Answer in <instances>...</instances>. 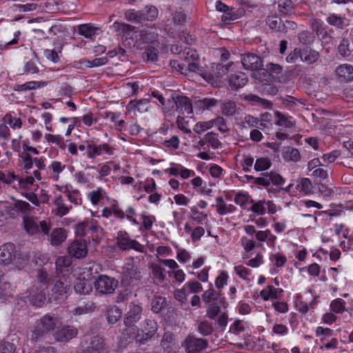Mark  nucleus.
Returning a JSON list of instances; mask_svg holds the SVG:
<instances>
[{
	"instance_id": "2eb2a0df",
	"label": "nucleus",
	"mask_w": 353,
	"mask_h": 353,
	"mask_svg": "<svg viewBox=\"0 0 353 353\" xmlns=\"http://www.w3.org/2000/svg\"><path fill=\"white\" fill-rule=\"evenodd\" d=\"M68 254L77 259L85 257L88 254V247L85 240H75L68 248Z\"/></svg>"
},
{
	"instance_id": "bf43d9fd",
	"label": "nucleus",
	"mask_w": 353,
	"mask_h": 353,
	"mask_svg": "<svg viewBox=\"0 0 353 353\" xmlns=\"http://www.w3.org/2000/svg\"><path fill=\"white\" fill-rule=\"evenodd\" d=\"M271 165L272 162L268 157H260L255 161L254 169L257 172H262L268 170Z\"/></svg>"
},
{
	"instance_id": "e2e57ef3",
	"label": "nucleus",
	"mask_w": 353,
	"mask_h": 353,
	"mask_svg": "<svg viewBox=\"0 0 353 353\" xmlns=\"http://www.w3.org/2000/svg\"><path fill=\"white\" fill-rule=\"evenodd\" d=\"M183 288L187 290L188 294L193 293H199L203 291L202 285L197 281L190 280L185 283Z\"/></svg>"
},
{
	"instance_id": "72a5a7b5",
	"label": "nucleus",
	"mask_w": 353,
	"mask_h": 353,
	"mask_svg": "<svg viewBox=\"0 0 353 353\" xmlns=\"http://www.w3.org/2000/svg\"><path fill=\"white\" fill-rule=\"evenodd\" d=\"M192 177L193 179H191L190 182H183L181 183V191L188 192V191L187 190L191 188L196 192H200L202 190L203 184L202 178L196 175Z\"/></svg>"
},
{
	"instance_id": "f3484780",
	"label": "nucleus",
	"mask_w": 353,
	"mask_h": 353,
	"mask_svg": "<svg viewBox=\"0 0 353 353\" xmlns=\"http://www.w3.org/2000/svg\"><path fill=\"white\" fill-rule=\"evenodd\" d=\"M78 334L76 327L70 325H63L56 331L54 338L59 342H68L74 338Z\"/></svg>"
},
{
	"instance_id": "e433bc0d",
	"label": "nucleus",
	"mask_w": 353,
	"mask_h": 353,
	"mask_svg": "<svg viewBox=\"0 0 353 353\" xmlns=\"http://www.w3.org/2000/svg\"><path fill=\"white\" fill-rule=\"evenodd\" d=\"M50 237L51 244L54 246H57L65 241L67 233L63 228H58L52 230Z\"/></svg>"
},
{
	"instance_id": "4c0bfd02",
	"label": "nucleus",
	"mask_w": 353,
	"mask_h": 353,
	"mask_svg": "<svg viewBox=\"0 0 353 353\" xmlns=\"http://www.w3.org/2000/svg\"><path fill=\"white\" fill-rule=\"evenodd\" d=\"M234 201V203L236 205H240L243 210L248 211H249V205L251 204V202H253V199L248 194V193L242 192H239L236 193Z\"/></svg>"
},
{
	"instance_id": "aec40b11",
	"label": "nucleus",
	"mask_w": 353,
	"mask_h": 353,
	"mask_svg": "<svg viewBox=\"0 0 353 353\" xmlns=\"http://www.w3.org/2000/svg\"><path fill=\"white\" fill-rule=\"evenodd\" d=\"M83 353H104V342L100 336H94L90 339Z\"/></svg>"
},
{
	"instance_id": "774afa93",
	"label": "nucleus",
	"mask_w": 353,
	"mask_h": 353,
	"mask_svg": "<svg viewBox=\"0 0 353 353\" xmlns=\"http://www.w3.org/2000/svg\"><path fill=\"white\" fill-rule=\"evenodd\" d=\"M198 331L203 336H209L213 332L212 324L208 321H201L198 325Z\"/></svg>"
},
{
	"instance_id": "338daca9",
	"label": "nucleus",
	"mask_w": 353,
	"mask_h": 353,
	"mask_svg": "<svg viewBox=\"0 0 353 353\" xmlns=\"http://www.w3.org/2000/svg\"><path fill=\"white\" fill-rule=\"evenodd\" d=\"M166 305V300L161 296L154 297L151 303V310L154 313H159Z\"/></svg>"
},
{
	"instance_id": "603ef678",
	"label": "nucleus",
	"mask_w": 353,
	"mask_h": 353,
	"mask_svg": "<svg viewBox=\"0 0 353 353\" xmlns=\"http://www.w3.org/2000/svg\"><path fill=\"white\" fill-rule=\"evenodd\" d=\"M22 72L23 74L30 75L39 74V68L37 66V61L32 58L30 60L24 61Z\"/></svg>"
},
{
	"instance_id": "6e6d98bb",
	"label": "nucleus",
	"mask_w": 353,
	"mask_h": 353,
	"mask_svg": "<svg viewBox=\"0 0 353 353\" xmlns=\"http://www.w3.org/2000/svg\"><path fill=\"white\" fill-rule=\"evenodd\" d=\"M45 139L48 143H52L57 145L61 150L66 148V144L64 139L59 134H46Z\"/></svg>"
},
{
	"instance_id": "1a4fd4ad",
	"label": "nucleus",
	"mask_w": 353,
	"mask_h": 353,
	"mask_svg": "<svg viewBox=\"0 0 353 353\" xmlns=\"http://www.w3.org/2000/svg\"><path fill=\"white\" fill-rule=\"evenodd\" d=\"M164 172L169 176L179 177L182 180L194 176L196 174L194 170L188 169L181 163L174 162L170 163V167L165 169Z\"/></svg>"
},
{
	"instance_id": "c03bdc74",
	"label": "nucleus",
	"mask_w": 353,
	"mask_h": 353,
	"mask_svg": "<svg viewBox=\"0 0 353 353\" xmlns=\"http://www.w3.org/2000/svg\"><path fill=\"white\" fill-rule=\"evenodd\" d=\"M66 165L61 161H52L48 165L49 170L52 171L51 178L53 181L59 179V174L65 170Z\"/></svg>"
},
{
	"instance_id": "bb28decb",
	"label": "nucleus",
	"mask_w": 353,
	"mask_h": 353,
	"mask_svg": "<svg viewBox=\"0 0 353 353\" xmlns=\"http://www.w3.org/2000/svg\"><path fill=\"white\" fill-rule=\"evenodd\" d=\"M276 117L275 124L284 128H291L295 125V121L292 116L285 114L279 111L274 112Z\"/></svg>"
},
{
	"instance_id": "8fccbe9b",
	"label": "nucleus",
	"mask_w": 353,
	"mask_h": 353,
	"mask_svg": "<svg viewBox=\"0 0 353 353\" xmlns=\"http://www.w3.org/2000/svg\"><path fill=\"white\" fill-rule=\"evenodd\" d=\"M68 200L74 205H81L83 202L81 192L79 190H68L64 191Z\"/></svg>"
},
{
	"instance_id": "39448f33",
	"label": "nucleus",
	"mask_w": 353,
	"mask_h": 353,
	"mask_svg": "<svg viewBox=\"0 0 353 353\" xmlns=\"http://www.w3.org/2000/svg\"><path fill=\"white\" fill-rule=\"evenodd\" d=\"M115 148L110 144L101 141H86V157L88 159H94L98 157H103L104 159L114 154Z\"/></svg>"
},
{
	"instance_id": "6ab92c4d",
	"label": "nucleus",
	"mask_w": 353,
	"mask_h": 353,
	"mask_svg": "<svg viewBox=\"0 0 353 353\" xmlns=\"http://www.w3.org/2000/svg\"><path fill=\"white\" fill-rule=\"evenodd\" d=\"M47 84L48 83L43 81H30L22 84L15 83L12 86V90L17 92H24L44 88Z\"/></svg>"
},
{
	"instance_id": "79ce46f5",
	"label": "nucleus",
	"mask_w": 353,
	"mask_h": 353,
	"mask_svg": "<svg viewBox=\"0 0 353 353\" xmlns=\"http://www.w3.org/2000/svg\"><path fill=\"white\" fill-rule=\"evenodd\" d=\"M12 288L5 275L0 276V299L12 296Z\"/></svg>"
},
{
	"instance_id": "f03ea898",
	"label": "nucleus",
	"mask_w": 353,
	"mask_h": 353,
	"mask_svg": "<svg viewBox=\"0 0 353 353\" xmlns=\"http://www.w3.org/2000/svg\"><path fill=\"white\" fill-rule=\"evenodd\" d=\"M38 281L42 288L48 289V287L53 284L51 289L52 293L47 292L50 300H54L56 303H62L68 296V292L70 289V285L65 284L61 280H58L54 283V278L50 274L45 268H42L38 272Z\"/></svg>"
},
{
	"instance_id": "58836bf2",
	"label": "nucleus",
	"mask_w": 353,
	"mask_h": 353,
	"mask_svg": "<svg viewBox=\"0 0 353 353\" xmlns=\"http://www.w3.org/2000/svg\"><path fill=\"white\" fill-rule=\"evenodd\" d=\"M213 126L216 127L218 130L221 132H225L228 131V128L224 118L220 116L203 125V130H205Z\"/></svg>"
},
{
	"instance_id": "c9c22d12",
	"label": "nucleus",
	"mask_w": 353,
	"mask_h": 353,
	"mask_svg": "<svg viewBox=\"0 0 353 353\" xmlns=\"http://www.w3.org/2000/svg\"><path fill=\"white\" fill-rule=\"evenodd\" d=\"M74 290L77 294L86 295L92 291V286L88 280L78 279L74 285Z\"/></svg>"
},
{
	"instance_id": "f704fd0d",
	"label": "nucleus",
	"mask_w": 353,
	"mask_h": 353,
	"mask_svg": "<svg viewBox=\"0 0 353 353\" xmlns=\"http://www.w3.org/2000/svg\"><path fill=\"white\" fill-rule=\"evenodd\" d=\"M141 12L143 14V24L147 21H154L159 15L158 9L152 5L145 6L143 8L141 9Z\"/></svg>"
},
{
	"instance_id": "9b49d317",
	"label": "nucleus",
	"mask_w": 353,
	"mask_h": 353,
	"mask_svg": "<svg viewBox=\"0 0 353 353\" xmlns=\"http://www.w3.org/2000/svg\"><path fill=\"white\" fill-rule=\"evenodd\" d=\"M141 312L142 307L139 305L134 303H130L129 306V311L124 319V324L128 327L124 330L123 333V334L125 333L128 334V332L131 330V327L134 326V324L140 319ZM132 329L134 330V327H132Z\"/></svg>"
},
{
	"instance_id": "680f3d73",
	"label": "nucleus",
	"mask_w": 353,
	"mask_h": 353,
	"mask_svg": "<svg viewBox=\"0 0 353 353\" xmlns=\"http://www.w3.org/2000/svg\"><path fill=\"white\" fill-rule=\"evenodd\" d=\"M235 273L243 280L250 282V276L252 275V270L243 265H235L234 268Z\"/></svg>"
},
{
	"instance_id": "49530a36",
	"label": "nucleus",
	"mask_w": 353,
	"mask_h": 353,
	"mask_svg": "<svg viewBox=\"0 0 353 353\" xmlns=\"http://www.w3.org/2000/svg\"><path fill=\"white\" fill-rule=\"evenodd\" d=\"M295 188L296 192L307 195L312 192V185L309 179L303 178L297 181Z\"/></svg>"
},
{
	"instance_id": "f8f14e48",
	"label": "nucleus",
	"mask_w": 353,
	"mask_h": 353,
	"mask_svg": "<svg viewBox=\"0 0 353 353\" xmlns=\"http://www.w3.org/2000/svg\"><path fill=\"white\" fill-rule=\"evenodd\" d=\"M181 57H183L184 60L188 63V71L195 72L199 70V56L196 50L192 49L191 48L188 46L184 47Z\"/></svg>"
},
{
	"instance_id": "f257e3e1",
	"label": "nucleus",
	"mask_w": 353,
	"mask_h": 353,
	"mask_svg": "<svg viewBox=\"0 0 353 353\" xmlns=\"http://www.w3.org/2000/svg\"><path fill=\"white\" fill-rule=\"evenodd\" d=\"M118 34L131 39L137 49H143L144 46L157 44L159 41V28L154 25L142 29L123 23H115Z\"/></svg>"
},
{
	"instance_id": "7c9ffc66",
	"label": "nucleus",
	"mask_w": 353,
	"mask_h": 353,
	"mask_svg": "<svg viewBox=\"0 0 353 353\" xmlns=\"http://www.w3.org/2000/svg\"><path fill=\"white\" fill-rule=\"evenodd\" d=\"M266 23L272 30H274L279 32H287L285 24L283 22L281 19L277 16H269L266 20Z\"/></svg>"
},
{
	"instance_id": "dca6fc26",
	"label": "nucleus",
	"mask_w": 353,
	"mask_h": 353,
	"mask_svg": "<svg viewBox=\"0 0 353 353\" xmlns=\"http://www.w3.org/2000/svg\"><path fill=\"white\" fill-rule=\"evenodd\" d=\"M101 216L105 219L114 216L117 219L122 221L125 219V212L119 207L118 201H114L109 206L103 208Z\"/></svg>"
},
{
	"instance_id": "3c124183",
	"label": "nucleus",
	"mask_w": 353,
	"mask_h": 353,
	"mask_svg": "<svg viewBox=\"0 0 353 353\" xmlns=\"http://www.w3.org/2000/svg\"><path fill=\"white\" fill-rule=\"evenodd\" d=\"M220 101L214 98H203V99L196 101V106L204 110H212L214 107L218 105Z\"/></svg>"
},
{
	"instance_id": "a211bd4d",
	"label": "nucleus",
	"mask_w": 353,
	"mask_h": 353,
	"mask_svg": "<svg viewBox=\"0 0 353 353\" xmlns=\"http://www.w3.org/2000/svg\"><path fill=\"white\" fill-rule=\"evenodd\" d=\"M283 290L279 288H275L272 285H268L260 292V296L264 301L272 300H279L281 299Z\"/></svg>"
},
{
	"instance_id": "473e14b6",
	"label": "nucleus",
	"mask_w": 353,
	"mask_h": 353,
	"mask_svg": "<svg viewBox=\"0 0 353 353\" xmlns=\"http://www.w3.org/2000/svg\"><path fill=\"white\" fill-rule=\"evenodd\" d=\"M47 292L44 289L39 292H33L28 296V301L30 305L37 307H40L46 301Z\"/></svg>"
},
{
	"instance_id": "412c9836",
	"label": "nucleus",
	"mask_w": 353,
	"mask_h": 353,
	"mask_svg": "<svg viewBox=\"0 0 353 353\" xmlns=\"http://www.w3.org/2000/svg\"><path fill=\"white\" fill-rule=\"evenodd\" d=\"M248 81L247 74L242 72L231 74L228 79V83L232 90H237L243 87Z\"/></svg>"
},
{
	"instance_id": "cd10ccee",
	"label": "nucleus",
	"mask_w": 353,
	"mask_h": 353,
	"mask_svg": "<svg viewBox=\"0 0 353 353\" xmlns=\"http://www.w3.org/2000/svg\"><path fill=\"white\" fill-rule=\"evenodd\" d=\"M23 229L29 235L37 234L39 232V228L36 219L33 216L24 215L23 217Z\"/></svg>"
},
{
	"instance_id": "c756f323",
	"label": "nucleus",
	"mask_w": 353,
	"mask_h": 353,
	"mask_svg": "<svg viewBox=\"0 0 353 353\" xmlns=\"http://www.w3.org/2000/svg\"><path fill=\"white\" fill-rule=\"evenodd\" d=\"M159 42L157 43V44L144 46L143 49H145V52L143 54V58L146 59L148 61H157L159 58Z\"/></svg>"
},
{
	"instance_id": "ddd939ff",
	"label": "nucleus",
	"mask_w": 353,
	"mask_h": 353,
	"mask_svg": "<svg viewBox=\"0 0 353 353\" xmlns=\"http://www.w3.org/2000/svg\"><path fill=\"white\" fill-rule=\"evenodd\" d=\"M241 63L245 70L257 71L258 72L263 66L261 57L256 54L250 52L242 55Z\"/></svg>"
},
{
	"instance_id": "09e8293b",
	"label": "nucleus",
	"mask_w": 353,
	"mask_h": 353,
	"mask_svg": "<svg viewBox=\"0 0 353 353\" xmlns=\"http://www.w3.org/2000/svg\"><path fill=\"white\" fill-rule=\"evenodd\" d=\"M3 121L13 130L22 128L23 123L21 119L14 117L11 112L6 113L3 118Z\"/></svg>"
},
{
	"instance_id": "864d4df0",
	"label": "nucleus",
	"mask_w": 353,
	"mask_h": 353,
	"mask_svg": "<svg viewBox=\"0 0 353 353\" xmlns=\"http://www.w3.org/2000/svg\"><path fill=\"white\" fill-rule=\"evenodd\" d=\"M108 61L107 57H103L100 58H95L93 60H88L83 59L80 61V63L83 65L85 68H91L95 67H99L105 65Z\"/></svg>"
},
{
	"instance_id": "13d9d810",
	"label": "nucleus",
	"mask_w": 353,
	"mask_h": 353,
	"mask_svg": "<svg viewBox=\"0 0 353 353\" xmlns=\"http://www.w3.org/2000/svg\"><path fill=\"white\" fill-rule=\"evenodd\" d=\"M121 310L114 306L108 310L106 319L110 324H114L121 319Z\"/></svg>"
},
{
	"instance_id": "de8ad7c7",
	"label": "nucleus",
	"mask_w": 353,
	"mask_h": 353,
	"mask_svg": "<svg viewBox=\"0 0 353 353\" xmlns=\"http://www.w3.org/2000/svg\"><path fill=\"white\" fill-rule=\"evenodd\" d=\"M54 203L57 209L56 214L60 217L68 214L72 208L71 205L69 206L65 203L61 195H59L55 199Z\"/></svg>"
},
{
	"instance_id": "6e6552de",
	"label": "nucleus",
	"mask_w": 353,
	"mask_h": 353,
	"mask_svg": "<svg viewBox=\"0 0 353 353\" xmlns=\"http://www.w3.org/2000/svg\"><path fill=\"white\" fill-rule=\"evenodd\" d=\"M182 346L188 353H200L207 347L208 341L190 334L182 343Z\"/></svg>"
},
{
	"instance_id": "2f4dec72",
	"label": "nucleus",
	"mask_w": 353,
	"mask_h": 353,
	"mask_svg": "<svg viewBox=\"0 0 353 353\" xmlns=\"http://www.w3.org/2000/svg\"><path fill=\"white\" fill-rule=\"evenodd\" d=\"M106 196L107 192L101 187H98L87 194V199L93 205H97Z\"/></svg>"
},
{
	"instance_id": "423d86ee",
	"label": "nucleus",
	"mask_w": 353,
	"mask_h": 353,
	"mask_svg": "<svg viewBox=\"0 0 353 353\" xmlns=\"http://www.w3.org/2000/svg\"><path fill=\"white\" fill-rule=\"evenodd\" d=\"M116 245L119 250L123 251L134 250L143 252L144 250L142 244L135 239H131L129 234L126 231L123 230L117 232Z\"/></svg>"
},
{
	"instance_id": "393cba45",
	"label": "nucleus",
	"mask_w": 353,
	"mask_h": 353,
	"mask_svg": "<svg viewBox=\"0 0 353 353\" xmlns=\"http://www.w3.org/2000/svg\"><path fill=\"white\" fill-rule=\"evenodd\" d=\"M255 237L259 242H265L270 248H274L277 239V237L269 229L257 231Z\"/></svg>"
},
{
	"instance_id": "69168bd1",
	"label": "nucleus",
	"mask_w": 353,
	"mask_h": 353,
	"mask_svg": "<svg viewBox=\"0 0 353 353\" xmlns=\"http://www.w3.org/2000/svg\"><path fill=\"white\" fill-rule=\"evenodd\" d=\"M155 334V330L148 331L146 332H141L139 330L137 331V334L133 337L135 338L136 341L140 344H145L149 340H150Z\"/></svg>"
},
{
	"instance_id": "0eeeda50",
	"label": "nucleus",
	"mask_w": 353,
	"mask_h": 353,
	"mask_svg": "<svg viewBox=\"0 0 353 353\" xmlns=\"http://www.w3.org/2000/svg\"><path fill=\"white\" fill-rule=\"evenodd\" d=\"M95 290L101 294H112L118 286V281L107 275H99L94 283Z\"/></svg>"
},
{
	"instance_id": "a19ab883",
	"label": "nucleus",
	"mask_w": 353,
	"mask_h": 353,
	"mask_svg": "<svg viewBox=\"0 0 353 353\" xmlns=\"http://www.w3.org/2000/svg\"><path fill=\"white\" fill-rule=\"evenodd\" d=\"M251 206L249 207V211H251L253 216H263L266 213V201L265 200H259L258 201H255L253 200V202H251Z\"/></svg>"
},
{
	"instance_id": "5fc2aeb1",
	"label": "nucleus",
	"mask_w": 353,
	"mask_h": 353,
	"mask_svg": "<svg viewBox=\"0 0 353 353\" xmlns=\"http://www.w3.org/2000/svg\"><path fill=\"white\" fill-rule=\"evenodd\" d=\"M345 305L346 303L343 299L337 298L331 301L330 309L333 313L341 314L346 311Z\"/></svg>"
},
{
	"instance_id": "a878e982",
	"label": "nucleus",
	"mask_w": 353,
	"mask_h": 353,
	"mask_svg": "<svg viewBox=\"0 0 353 353\" xmlns=\"http://www.w3.org/2000/svg\"><path fill=\"white\" fill-rule=\"evenodd\" d=\"M216 210L218 214L225 216L235 212L237 208L232 204H226L222 196L216 198Z\"/></svg>"
},
{
	"instance_id": "b1692460",
	"label": "nucleus",
	"mask_w": 353,
	"mask_h": 353,
	"mask_svg": "<svg viewBox=\"0 0 353 353\" xmlns=\"http://www.w3.org/2000/svg\"><path fill=\"white\" fill-rule=\"evenodd\" d=\"M335 72L340 81L348 82L353 80V66L352 65L341 64L336 68Z\"/></svg>"
},
{
	"instance_id": "4d7b16f0",
	"label": "nucleus",
	"mask_w": 353,
	"mask_h": 353,
	"mask_svg": "<svg viewBox=\"0 0 353 353\" xmlns=\"http://www.w3.org/2000/svg\"><path fill=\"white\" fill-rule=\"evenodd\" d=\"M279 10L285 15H289L294 12V4L292 0H280L279 1Z\"/></svg>"
},
{
	"instance_id": "4468645a",
	"label": "nucleus",
	"mask_w": 353,
	"mask_h": 353,
	"mask_svg": "<svg viewBox=\"0 0 353 353\" xmlns=\"http://www.w3.org/2000/svg\"><path fill=\"white\" fill-rule=\"evenodd\" d=\"M16 247L12 243H6L0 246V263L8 265L15 260Z\"/></svg>"
},
{
	"instance_id": "4be33fe9",
	"label": "nucleus",
	"mask_w": 353,
	"mask_h": 353,
	"mask_svg": "<svg viewBox=\"0 0 353 353\" xmlns=\"http://www.w3.org/2000/svg\"><path fill=\"white\" fill-rule=\"evenodd\" d=\"M283 68L279 64L268 63L265 69H261L257 74L262 75L259 79L261 81H267L270 76H277L282 72Z\"/></svg>"
},
{
	"instance_id": "ea45409f",
	"label": "nucleus",
	"mask_w": 353,
	"mask_h": 353,
	"mask_svg": "<svg viewBox=\"0 0 353 353\" xmlns=\"http://www.w3.org/2000/svg\"><path fill=\"white\" fill-rule=\"evenodd\" d=\"M347 19L345 17L339 16L335 13L330 14L326 18V22L336 28L343 29L347 24Z\"/></svg>"
},
{
	"instance_id": "5701e85b",
	"label": "nucleus",
	"mask_w": 353,
	"mask_h": 353,
	"mask_svg": "<svg viewBox=\"0 0 353 353\" xmlns=\"http://www.w3.org/2000/svg\"><path fill=\"white\" fill-rule=\"evenodd\" d=\"M150 101L148 99L131 100L126 106L128 112H138L139 113L146 112L149 108Z\"/></svg>"
},
{
	"instance_id": "9d476101",
	"label": "nucleus",
	"mask_w": 353,
	"mask_h": 353,
	"mask_svg": "<svg viewBox=\"0 0 353 353\" xmlns=\"http://www.w3.org/2000/svg\"><path fill=\"white\" fill-rule=\"evenodd\" d=\"M185 21L186 15L184 12H176L167 20L165 30L171 37H174V34L180 30L181 26L184 25Z\"/></svg>"
},
{
	"instance_id": "052dcab7",
	"label": "nucleus",
	"mask_w": 353,
	"mask_h": 353,
	"mask_svg": "<svg viewBox=\"0 0 353 353\" xmlns=\"http://www.w3.org/2000/svg\"><path fill=\"white\" fill-rule=\"evenodd\" d=\"M221 109L223 115L226 117H231L236 114V105L235 102L228 101L221 105Z\"/></svg>"
},
{
	"instance_id": "c85d7f7f",
	"label": "nucleus",
	"mask_w": 353,
	"mask_h": 353,
	"mask_svg": "<svg viewBox=\"0 0 353 353\" xmlns=\"http://www.w3.org/2000/svg\"><path fill=\"white\" fill-rule=\"evenodd\" d=\"M94 309V305L92 301L81 299L78 303V305L72 312L74 315L79 316L89 313L93 311Z\"/></svg>"
},
{
	"instance_id": "a18cd8bd",
	"label": "nucleus",
	"mask_w": 353,
	"mask_h": 353,
	"mask_svg": "<svg viewBox=\"0 0 353 353\" xmlns=\"http://www.w3.org/2000/svg\"><path fill=\"white\" fill-rule=\"evenodd\" d=\"M98 28L91 23L81 24L78 26L79 33L85 38L91 39L97 34Z\"/></svg>"
},
{
	"instance_id": "20e7f679",
	"label": "nucleus",
	"mask_w": 353,
	"mask_h": 353,
	"mask_svg": "<svg viewBox=\"0 0 353 353\" xmlns=\"http://www.w3.org/2000/svg\"><path fill=\"white\" fill-rule=\"evenodd\" d=\"M59 319L54 314H46L42 316L35 326L31 336L32 341H37L45 334L54 331Z\"/></svg>"
},
{
	"instance_id": "0e129e2a",
	"label": "nucleus",
	"mask_w": 353,
	"mask_h": 353,
	"mask_svg": "<svg viewBox=\"0 0 353 353\" xmlns=\"http://www.w3.org/2000/svg\"><path fill=\"white\" fill-rule=\"evenodd\" d=\"M55 265L58 276H59V274L63 271H68V268L70 265V261L65 257L60 256L57 259Z\"/></svg>"
},
{
	"instance_id": "37998d69",
	"label": "nucleus",
	"mask_w": 353,
	"mask_h": 353,
	"mask_svg": "<svg viewBox=\"0 0 353 353\" xmlns=\"http://www.w3.org/2000/svg\"><path fill=\"white\" fill-rule=\"evenodd\" d=\"M124 15L127 21L132 23L143 24V14L141 10L128 9L125 11Z\"/></svg>"
},
{
	"instance_id": "7ed1b4c3",
	"label": "nucleus",
	"mask_w": 353,
	"mask_h": 353,
	"mask_svg": "<svg viewBox=\"0 0 353 353\" xmlns=\"http://www.w3.org/2000/svg\"><path fill=\"white\" fill-rule=\"evenodd\" d=\"M175 112L179 114L192 113V104L190 99L179 94H172L168 99V106L165 108V114L170 116Z\"/></svg>"
}]
</instances>
